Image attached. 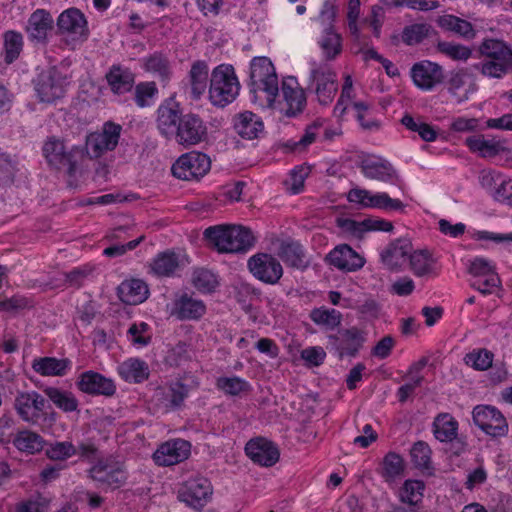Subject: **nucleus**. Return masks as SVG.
<instances>
[{
    "label": "nucleus",
    "instance_id": "nucleus-14",
    "mask_svg": "<svg viewBox=\"0 0 512 512\" xmlns=\"http://www.w3.org/2000/svg\"><path fill=\"white\" fill-rule=\"evenodd\" d=\"M247 265L251 274L265 284L275 285L283 275L281 263L271 254H255L249 258Z\"/></svg>",
    "mask_w": 512,
    "mask_h": 512
},
{
    "label": "nucleus",
    "instance_id": "nucleus-17",
    "mask_svg": "<svg viewBox=\"0 0 512 512\" xmlns=\"http://www.w3.org/2000/svg\"><path fill=\"white\" fill-rule=\"evenodd\" d=\"M362 174L369 179L399 185L401 180L397 170L386 159L381 157H367L359 164Z\"/></svg>",
    "mask_w": 512,
    "mask_h": 512
},
{
    "label": "nucleus",
    "instance_id": "nucleus-21",
    "mask_svg": "<svg viewBox=\"0 0 512 512\" xmlns=\"http://www.w3.org/2000/svg\"><path fill=\"white\" fill-rule=\"evenodd\" d=\"M246 455L260 466L270 467L279 460L278 447L270 440L262 437L251 439L245 446Z\"/></svg>",
    "mask_w": 512,
    "mask_h": 512
},
{
    "label": "nucleus",
    "instance_id": "nucleus-42",
    "mask_svg": "<svg viewBox=\"0 0 512 512\" xmlns=\"http://www.w3.org/2000/svg\"><path fill=\"white\" fill-rule=\"evenodd\" d=\"M471 152L478 153L482 158H492L504 150L502 144L495 140H486L483 136H471L465 141Z\"/></svg>",
    "mask_w": 512,
    "mask_h": 512
},
{
    "label": "nucleus",
    "instance_id": "nucleus-48",
    "mask_svg": "<svg viewBox=\"0 0 512 512\" xmlns=\"http://www.w3.org/2000/svg\"><path fill=\"white\" fill-rule=\"evenodd\" d=\"M434 32L433 27L428 23H414L403 28L401 40L408 46H414L422 43Z\"/></svg>",
    "mask_w": 512,
    "mask_h": 512
},
{
    "label": "nucleus",
    "instance_id": "nucleus-31",
    "mask_svg": "<svg viewBox=\"0 0 512 512\" xmlns=\"http://www.w3.org/2000/svg\"><path fill=\"white\" fill-rule=\"evenodd\" d=\"M106 80L112 92L120 95L131 91L135 83V76L126 67L112 65L106 74Z\"/></svg>",
    "mask_w": 512,
    "mask_h": 512
},
{
    "label": "nucleus",
    "instance_id": "nucleus-23",
    "mask_svg": "<svg viewBox=\"0 0 512 512\" xmlns=\"http://www.w3.org/2000/svg\"><path fill=\"white\" fill-rule=\"evenodd\" d=\"M54 28L52 15L44 10L37 9L29 17L26 26V32L31 42L36 44H46L48 35Z\"/></svg>",
    "mask_w": 512,
    "mask_h": 512
},
{
    "label": "nucleus",
    "instance_id": "nucleus-63",
    "mask_svg": "<svg viewBox=\"0 0 512 512\" xmlns=\"http://www.w3.org/2000/svg\"><path fill=\"white\" fill-rule=\"evenodd\" d=\"M468 272L475 278L497 274L495 266L489 260L482 257H476L470 261Z\"/></svg>",
    "mask_w": 512,
    "mask_h": 512
},
{
    "label": "nucleus",
    "instance_id": "nucleus-36",
    "mask_svg": "<svg viewBox=\"0 0 512 512\" xmlns=\"http://www.w3.org/2000/svg\"><path fill=\"white\" fill-rule=\"evenodd\" d=\"M404 469L403 458L398 453L390 451L383 457L378 473L386 483H393L403 476Z\"/></svg>",
    "mask_w": 512,
    "mask_h": 512
},
{
    "label": "nucleus",
    "instance_id": "nucleus-58",
    "mask_svg": "<svg viewBox=\"0 0 512 512\" xmlns=\"http://www.w3.org/2000/svg\"><path fill=\"white\" fill-rule=\"evenodd\" d=\"M158 89L155 82H141L135 87L134 100L138 107L144 108L152 105Z\"/></svg>",
    "mask_w": 512,
    "mask_h": 512
},
{
    "label": "nucleus",
    "instance_id": "nucleus-39",
    "mask_svg": "<svg viewBox=\"0 0 512 512\" xmlns=\"http://www.w3.org/2000/svg\"><path fill=\"white\" fill-rule=\"evenodd\" d=\"M278 255L292 268L303 270L308 266L303 247L297 242L282 243Z\"/></svg>",
    "mask_w": 512,
    "mask_h": 512
},
{
    "label": "nucleus",
    "instance_id": "nucleus-41",
    "mask_svg": "<svg viewBox=\"0 0 512 512\" xmlns=\"http://www.w3.org/2000/svg\"><path fill=\"white\" fill-rule=\"evenodd\" d=\"M145 70L154 74L162 82H168L172 75L171 62L166 55L155 52L145 59Z\"/></svg>",
    "mask_w": 512,
    "mask_h": 512
},
{
    "label": "nucleus",
    "instance_id": "nucleus-56",
    "mask_svg": "<svg viewBox=\"0 0 512 512\" xmlns=\"http://www.w3.org/2000/svg\"><path fill=\"white\" fill-rule=\"evenodd\" d=\"M352 107L355 110V117L359 122L361 128L365 131H377L381 124L375 118H367L370 110V105L363 101H355L352 103Z\"/></svg>",
    "mask_w": 512,
    "mask_h": 512
},
{
    "label": "nucleus",
    "instance_id": "nucleus-53",
    "mask_svg": "<svg viewBox=\"0 0 512 512\" xmlns=\"http://www.w3.org/2000/svg\"><path fill=\"white\" fill-rule=\"evenodd\" d=\"M432 451L429 445L424 441H417L413 444L410 455L414 466L420 470H430Z\"/></svg>",
    "mask_w": 512,
    "mask_h": 512
},
{
    "label": "nucleus",
    "instance_id": "nucleus-47",
    "mask_svg": "<svg viewBox=\"0 0 512 512\" xmlns=\"http://www.w3.org/2000/svg\"><path fill=\"white\" fill-rule=\"evenodd\" d=\"M45 395L63 412H73L78 409L79 402L72 392L62 391L56 387L44 389Z\"/></svg>",
    "mask_w": 512,
    "mask_h": 512
},
{
    "label": "nucleus",
    "instance_id": "nucleus-54",
    "mask_svg": "<svg viewBox=\"0 0 512 512\" xmlns=\"http://www.w3.org/2000/svg\"><path fill=\"white\" fill-rule=\"evenodd\" d=\"M493 357L494 355L491 351L482 348L467 353L464 357V361L475 370L485 371L492 366Z\"/></svg>",
    "mask_w": 512,
    "mask_h": 512
},
{
    "label": "nucleus",
    "instance_id": "nucleus-51",
    "mask_svg": "<svg viewBox=\"0 0 512 512\" xmlns=\"http://www.w3.org/2000/svg\"><path fill=\"white\" fill-rule=\"evenodd\" d=\"M425 484L421 480H406L400 489V500L404 504L422 503Z\"/></svg>",
    "mask_w": 512,
    "mask_h": 512
},
{
    "label": "nucleus",
    "instance_id": "nucleus-12",
    "mask_svg": "<svg viewBox=\"0 0 512 512\" xmlns=\"http://www.w3.org/2000/svg\"><path fill=\"white\" fill-rule=\"evenodd\" d=\"M65 77L56 68L41 72L35 80V91L41 102L52 103L64 96Z\"/></svg>",
    "mask_w": 512,
    "mask_h": 512
},
{
    "label": "nucleus",
    "instance_id": "nucleus-7",
    "mask_svg": "<svg viewBox=\"0 0 512 512\" xmlns=\"http://www.w3.org/2000/svg\"><path fill=\"white\" fill-rule=\"evenodd\" d=\"M211 169L208 155L199 151H190L181 155L172 165V174L181 180L198 181Z\"/></svg>",
    "mask_w": 512,
    "mask_h": 512
},
{
    "label": "nucleus",
    "instance_id": "nucleus-1",
    "mask_svg": "<svg viewBox=\"0 0 512 512\" xmlns=\"http://www.w3.org/2000/svg\"><path fill=\"white\" fill-rule=\"evenodd\" d=\"M156 125L162 136L174 139L185 148L208 140L206 122L196 113L183 114L174 96L165 99L158 107Z\"/></svg>",
    "mask_w": 512,
    "mask_h": 512
},
{
    "label": "nucleus",
    "instance_id": "nucleus-27",
    "mask_svg": "<svg viewBox=\"0 0 512 512\" xmlns=\"http://www.w3.org/2000/svg\"><path fill=\"white\" fill-rule=\"evenodd\" d=\"M205 312L206 306L202 300L184 293L174 300L171 314L179 320H198Z\"/></svg>",
    "mask_w": 512,
    "mask_h": 512
},
{
    "label": "nucleus",
    "instance_id": "nucleus-33",
    "mask_svg": "<svg viewBox=\"0 0 512 512\" xmlns=\"http://www.w3.org/2000/svg\"><path fill=\"white\" fill-rule=\"evenodd\" d=\"M208 65L205 61H195L189 72L190 97L199 100L207 89Z\"/></svg>",
    "mask_w": 512,
    "mask_h": 512
},
{
    "label": "nucleus",
    "instance_id": "nucleus-32",
    "mask_svg": "<svg viewBox=\"0 0 512 512\" xmlns=\"http://www.w3.org/2000/svg\"><path fill=\"white\" fill-rule=\"evenodd\" d=\"M71 366L67 358L40 357L33 360V370L42 376H64Z\"/></svg>",
    "mask_w": 512,
    "mask_h": 512
},
{
    "label": "nucleus",
    "instance_id": "nucleus-44",
    "mask_svg": "<svg viewBox=\"0 0 512 512\" xmlns=\"http://www.w3.org/2000/svg\"><path fill=\"white\" fill-rule=\"evenodd\" d=\"M318 43L327 61L334 60L342 51V38L333 27L324 28Z\"/></svg>",
    "mask_w": 512,
    "mask_h": 512
},
{
    "label": "nucleus",
    "instance_id": "nucleus-22",
    "mask_svg": "<svg viewBox=\"0 0 512 512\" xmlns=\"http://www.w3.org/2000/svg\"><path fill=\"white\" fill-rule=\"evenodd\" d=\"M411 76L414 84L425 91L432 90L437 84L442 83L444 72L441 65L431 61L415 63L411 68Z\"/></svg>",
    "mask_w": 512,
    "mask_h": 512
},
{
    "label": "nucleus",
    "instance_id": "nucleus-52",
    "mask_svg": "<svg viewBox=\"0 0 512 512\" xmlns=\"http://www.w3.org/2000/svg\"><path fill=\"white\" fill-rule=\"evenodd\" d=\"M188 393L189 389L187 385L179 381L171 382L164 393L166 407L169 409H177L181 407L184 400L187 398Z\"/></svg>",
    "mask_w": 512,
    "mask_h": 512
},
{
    "label": "nucleus",
    "instance_id": "nucleus-37",
    "mask_svg": "<svg viewBox=\"0 0 512 512\" xmlns=\"http://www.w3.org/2000/svg\"><path fill=\"white\" fill-rule=\"evenodd\" d=\"M180 258L175 252L165 251L159 253L151 262V271L159 277H170L180 266Z\"/></svg>",
    "mask_w": 512,
    "mask_h": 512
},
{
    "label": "nucleus",
    "instance_id": "nucleus-40",
    "mask_svg": "<svg viewBox=\"0 0 512 512\" xmlns=\"http://www.w3.org/2000/svg\"><path fill=\"white\" fill-rule=\"evenodd\" d=\"M471 68L484 77L501 79L511 70L512 61L483 58V60L474 63Z\"/></svg>",
    "mask_w": 512,
    "mask_h": 512
},
{
    "label": "nucleus",
    "instance_id": "nucleus-55",
    "mask_svg": "<svg viewBox=\"0 0 512 512\" xmlns=\"http://www.w3.org/2000/svg\"><path fill=\"white\" fill-rule=\"evenodd\" d=\"M192 283L197 290L204 293H210L217 287L218 280L212 271L204 268H198L193 273Z\"/></svg>",
    "mask_w": 512,
    "mask_h": 512
},
{
    "label": "nucleus",
    "instance_id": "nucleus-25",
    "mask_svg": "<svg viewBox=\"0 0 512 512\" xmlns=\"http://www.w3.org/2000/svg\"><path fill=\"white\" fill-rule=\"evenodd\" d=\"M412 250L413 245L409 239H396L381 252V261L387 269L397 271L408 262Z\"/></svg>",
    "mask_w": 512,
    "mask_h": 512
},
{
    "label": "nucleus",
    "instance_id": "nucleus-2",
    "mask_svg": "<svg viewBox=\"0 0 512 512\" xmlns=\"http://www.w3.org/2000/svg\"><path fill=\"white\" fill-rule=\"evenodd\" d=\"M203 235L219 253H244L255 244L252 231L243 226H210L204 230Z\"/></svg>",
    "mask_w": 512,
    "mask_h": 512
},
{
    "label": "nucleus",
    "instance_id": "nucleus-30",
    "mask_svg": "<svg viewBox=\"0 0 512 512\" xmlns=\"http://www.w3.org/2000/svg\"><path fill=\"white\" fill-rule=\"evenodd\" d=\"M120 300L128 305H137L144 302L149 294L148 286L140 279L123 281L118 286Z\"/></svg>",
    "mask_w": 512,
    "mask_h": 512
},
{
    "label": "nucleus",
    "instance_id": "nucleus-59",
    "mask_svg": "<svg viewBox=\"0 0 512 512\" xmlns=\"http://www.w3.org/2000/svg\"><path fill=\"white\" fill-rule=\"evenodd\" d=\"M192 358L190 346L185 342H178L166 355V362L171 366H180Z\"/></svg>",
    "mask_w": 512,
    "mask_h": 512
},
{
    "label": "nucleus",
    "instance_id": "nucleus-46",
    "mask_svg": "<svg viewBox=\"0 0 512 512\" xmlns=\"http://www.w3.org/2000/svg\"><path fill=\"white\" fill-rule=\"evenodd\" d=\"M309 317L316 325L323 326L328 330L337 328L342 321L340 311L325 306L312 309Z\"/></svg>",
    "mask_w": 512,
    "mask_h": 512
},
{
    "label": "nucleus",
    "instance_id": "nucleus-45",
    "mask_svg": "<svg viewBox=\"0 0 512 512\" xmlns=\"http://www.w3.org/2000/svg\"><path fill=\"white\" fill-rule=\"evenodd\" d=\"M45 440L36 432L23 430L13 439V445L22 452L35 454L44 448Z\"/></svg>",
    "mask_w": 512,
    "mask_h": 512
},
{
    "label": "nucleus",
    "instance_id": "nucleus-19",
    "mask_svg": "<svg viewBox=\"0 0 512 512\" xmlns=\"http://www.w3.org/2000/svg\"><path fill=\"white\" fill-rule=\"evenodd\" d=\"M310 80L316 83L315 93L321 105H329L338 90L337 76L328 67L313 68Z\"/></svg>",
    "mask_w": 512,
    "mask_h": 512
},
{
    "label": "nucleus",
    "instance_id": "nucleus-28",
    "mask_svg": "<svg viewBox=\"0 0 512 512\" xmlns=\"http://www.w3.org/2000/svg\"><path fill=\"white\" fill-rule=\"evenodd\" d=\"M235 132L242 138L252 140L259 136L264 130L262 119L255 113L245 111L233 118Z\"/></svg>",
    "mask_w": 512,
    "mask_h": 512
},
{
    "label": "nucleus",
    "instance_id": "nucleus-8",
    "mask_svg": "<svg viewBox=\"0 0 512 512\" xmlns=\"http://www.w3.org/2000/svg\"><path fill=\"white\" fill-rule=\"evenodd\" d=\"M213 487L211 482L203 476H195L181 484L178 490V499L188 507L201 511L211 500Z\"/></svg>",
    "mask_w": 512,
    "mask_h": 512
},
{
    "label": "nucleus",
    "instance_id": "nucleus-62",
    "mask_svg": "<svg viewBox=\"0 0 512 512\" xmlns=\"http://www.w3.org/2000/svg\"><path fill=\"white\" fill-rule=\"evenodd\" d=\"M92 269L88 266H82L63 273V285L73 288H80L86 278L90 275Z\"/></svg>",
    "mask_w": 512,
    "mask_h": 512
},
{
    "label": "nucleus",
    "instance_id": "nucleus-29",
    "mask_svg": "<svg viewBox=\"0 0 512 512\" xmlns=\"http://www.w3.org/2000/svg\"><path fill=\"white\" fill-rule=\"evenodd\" d=\"M119 376L126 382L139 384L150 376L149 365L139 358H128L117 367Z\"/></svg>",
    "mask_w": 512,
    "mask_h": 512
},
{
    "label": "nucleus",
    "instance_id": "nucleus-43",
    "mask_svg": "<svg viewBox=\"0 0 512 512\" xmlns=\"http://www.w3.org/2000/svg\"><path fill=\"white\" fill-rule=\"evenodd\" d=\"M23 35L15 30H8L3 33V57L7 64L17 60L23 50Z\"/></svg>",
    "mask_w": 512,
    "mask_h": 512
},
{
    "label": "nucleus",
    "instance_id": "nucleus-57",
    "mask_svg": "<svg viewBox=\"0 0 512 512\" xmlns=\"http://www.w3.org/2000/svg\"><path fill=\"white\" fill-rule=\"evenodd\" d=\"M46 455L50 460L62 462L74 455H77V449L72 442L57 441L49 445L46 449Z\"/></svg>",
    "mask_w": 512,
    "mask_h": 512
},
{
    "label": "nucleus",
    "instance_id": "nucleus-5",
    "mask_svg": "<svg viewBox=\"0 0 512 512\" xmlns=\"http://www.w3.org/2000/svg\"><path fill=\"white\" fill-rule=\"evenodd\" d=\"M240 84L233 66L219 65L212 71L209 98L213 105L224 107L233 102L239 94Z\"/></svg>",
    "mask_w": 512,
    "mask_h": 512
},
{
    "label": "nucleus",
    "instance_id": "nucleus-13",
    "mask_svg": "<svg viewBox=\"0 0 512 512\" xmlns=\"http://www.w3.org/2000/svg\"><path fill=\"white\" fill-rule=\"evenodd\" d=\"M473 422L491 437H502L508 433V424L501 412L493 406L478 405L472 412Z\"/></svg>",
    "mask_w": 512,
    "mask_h": 512
},
{
    "label": "nucleus",
    "instance_id": "nucleus-61",
    "mask_svg": "<svg viewBox=\"0 0 512 512\" xmlns=\"http://www.w3.org/2000/svg\"><path fill=\"white\" fill-rule=\"evenodd\" d=\"M218 387L226 394L239 395L241 392L248 390L249 384L239 377H222L217 381Z\"/></svg>",
    "mask_w": 512,
    "mask_h": 512
},
{
    "label": "nucleus",
    "instance_id": "nucleus-16",
    "mask_svg": "<svg viewBox=\"0 0 512 512\" xmlns=\"http://www.w3.org/2000/svg\"><path fill=\"white\" fill-rule=\"evenodd\" d=\"M46 400L36 391L18 392L14 408L18 416L27 423L35 424L44 415Z\"/></svg>",
    "mask_w": 512,
    "mask_h": 512
},
{
    "label": "nucleus",
    "instance_id": "nucleus-15",
    "mask_svg": "<svg viewBox=\"0 0 512 512\" xmlns=\"http://www.w3.org/2000/svg\"><path fill=\"white\" fill-rule=\"evenodd\" d=\"M363 342L364 337L361 331L356 327H352L339 330L337 334L329 335L327 349L335 352L340 359L344 356L354 357Z\"/></svg>",
    "mask_w": 512,
    "mask_h": 512
},
{
    "label": "nucleus",
    "instance_id": "nucleus-3",
    "mask_svg": "<svg viewBox=\"0 0 512 512\" xmlns=\"http://www.w3.org/2000/svg\"><path fill=\"white\" fill-rule=\"evenodd\" d=\"M250 92L254 100L264 97L262 106L272 107L279 93L278 76L271 60L255 57L250 63Z\"/></svg>",
    "mask_w": 512,
    "mask_h": 512
},
{
    "label": "nucleus",
    "instance_id": "nucleus-60",
    "mask_svg": "<svg viewBox=\"0 0 512 512\" xmlns=\"http://www.w3.org/2000/svg\"><path fill=\"white\" fill-rule=\"evenodd\" d=\"M320 125L317 123H313L306 127L304 134L302 137L295 141V140H289L285 146L289 148L291 151L294 152H301L305 150L307 146L312 144L317 136V131L319 130Z\"/></svg>",
    "mask_w": 512,
    "mask_h": 512
},
{
    "label": "nucleus",
    "instance_id": "nucleus-10",
    "mask_svg": "<svg viewBox=\"0 0 512 512\" xmlns=\"http://www.w3.org/2000/svg\"><path fill=\"white\" fill-rule=\"evenodd\" d=\"M57 32L67 42H84L89 36L88 23L84 14L77 8L63 11L57 18Z\"/></svg>",
    "mask_w": 512,
    "mask_h": 512
},
{
    "label": "nucleus",
    "instance_id": "nucleus-4",
    "mask_svg": "<svg viewBox=\"0 0 512 512\" xmlns=\"http://www.w3.org/2000/svg\"><path fill=\"white\" fill-rule=\"evenodd\" d=\"M42 153L51 168L65 169L69 177L75 176L84 158L83 147L73 145L68 148L65 141L57 136L47 137L42 146Z\"/></svg>",
    "mask_w": 512,
    "mask_h": 512
},
{
    "label": "nucleus",
    "instance_id": "nucleus-24",
    "mask_svg": "<svg viewBox=\"0 0 512 512\" xmlns=\"http://www.w3.org/2000/svg\"><path fill=\"white\" fill-rule=\"evenodd\" d=\"M325 261L339 270L352 272L364 266V259L349 245L341 244L332 249L325 257Z\"/></svg>",
    "mask_w": 512,
    "mask_h": 512
},
{
    "label": "nucleus",
    "instance_id": "nucleus-64",
    "mask_svg": "<svg viewBox=\"0 0 512 512\" xmlns=\"http://www.w3.org/2000/svg\"><path fill=\"white\" fill-rule=\"evenodd\" d=\"M492 197L495 201L512 206V180L501 181L498 187L493 191Z\"/></svg>",
    "mask_w": 512,
    "mask_h": 512
},
{
    "label": "nucleus",
    "instance_id": "nucleus-50",
    "mask_svg": "<svg viewBox=\"0 0 512 512\" xmlns=\"http://www.w3.org/2000/svg\"><path fill=\"white\" fill-rule=\"evenodd\" d=\"M436 50L453 61L466 62L472 56V49L453 41H438Z\"/></svg>",
    "mask_w": 512,
    "mask_h": 512
},
{
    "label": "nucleus",
    "instance_id": "nucleus-38",
    "mask_svg": "<svg viewBox=\"0 0 512 512\" xmlns=\"http://www.w3.org/2000/svg\"><path fill=\"white\" fill-rule=\"evenodd\" d=\"M437 24L440 28L451 31L464 39H473L476 35V31L469 21L454 15L439 16Z\"/></svg>",
    "mask_w": 512,
    "mask_h": 512
},
{
    "label": "nucleus",
    "instance_id": "nucleus-9",
    "mask_svg": "<svg viewBox=\"0 0 512 512\" xmlns=\"http://www.w3.org/2000/svg\"><path fill=\"white\" fill-rule=\"evenodd\" d=\"M121 126L112 122L104 124L102 132H93L86 136L84 155L97 159L116 148L119 142Z\"/></svg>",
    "mask_w": 512,
    "mask_h": 512
},
{
    "label": "nucleus",
    "instance_id": "nucleus-26",
    "mask_svg": "<svg viewBox=\"0 0 512 512\" xmlns=\"http://www.w3.org/2000/svg\"><path fill=\"white\" fill-rule=\"evenodd\" d=\"M282 95L286 102L287 109L285 115L287 117H295L301 114L307 104L305 91L299 86L295 77H288L282 81Z\"/></svg>",
    "mask_w": 512,
    "mask_h": 512
},
{
    "label": "nucleus",
    "instance_id": "nucleus-34",
    "mask_svg": "<svg viewBox=\"0 0 512 512\" xmlns=\"http://www.w3.org/2000/svg\"><path fill=\"white\" fill-rule=\"evenodd\" d=\"M478 52L483 58L512 61V47L503 40L486 38L480 43Z\"/></svg>",
    "mask_w": 512,
    "mask_h": 512
},
{
    "label": "nucleus",
    "instance_id": "nucleus-6",
    "mask_svg": "<svg viewBox=\"0 0 512 512\" xmlns=\"http://www.w3.org/2000/svg\"><path fill=\"white\" fill-rule=\"evenodd\" d=\"M88 475L103 490L119 489L128 480L125 463L112 456L98 459L88 470Z\"/></svg>",
    "mask_w": 512,
    "mask_h": 512
},
{
    "label": "nucleus",
    "instance_id": "nucleus-11",
    "mask_svg": "<svg viewBox=\"0 0 512 512\" xmlns=\"http://www.w3.org/2000/svg\"><path fill=\"white\" fill-rule=\"evenodd\" d=\"M347 199L363 208H375L385 211H403L405 204L399 199L391 198L385 192L371 193L369 190L353 188L348 192Z\"/></svg>",
    "mask_w": 512,
    "mask_h": 512
},
{
    "label": "nucleus",
    "instance_id": "nucleus-18",
    "mask_svg": "<svg viewBox=\"0 0 512 512\" xmlns=\"http://www.w3.org/2000/svg\"><path fill=\"white\" fill-rule=\"evenodd\" d=\"M76 386L81 392L93 396L111 397L116 393L114 381L93 370L82 372L78 376Z\"/></svg>",
    "mask_w": 512,
    "mask_h": 512
},
{
    "label": "nucleus",
    "instance_id": "nucleus-35",
    "mask_svg": "<svg viewBox=\"0 0 512 512\" xmlns=\"http://www.w3.org/2000/svg\"><path fill=\"white\" fill-rule=\"evenodd\" d=\"M432 430L440 442L453 441L458 436V422L449 413H440L434 418Z\"/></svg>",
    "mask_w": 512,
    "mask_h": 512
},
{
    "label": "nucleus",
    "instance_id": "nucleus-20",
    "mask_svg": "<svg viewBox=\"0 0 512 512\" xmlns=\"http://www.w3.org/2000/svg\"><path fill=\"white\" fill-rule=\"evenodd\" d=\"M191 445L183 439L167 441L153 453V460L158 466H172L188 458Z\"/></svg>",
    "mask_w": 512,
    "mask_h": 512
},
{
    "label": "nucleus",
    "instance_id": "nucleus-49",
    "mask_svg": "<svg viewBox=\"0 0 512 512\" xmlns=\"http://www.w3.org/2000/svg\"><path fill=\"white\" fill-rule=\"evenodd\" d=\"M408 261L410 263L411 270L418 277H422L433 272L435 261L426 250H412Z\"/></svg>",
    "mask_w": 512,
    "mask_h": 512
}]
</instances>
